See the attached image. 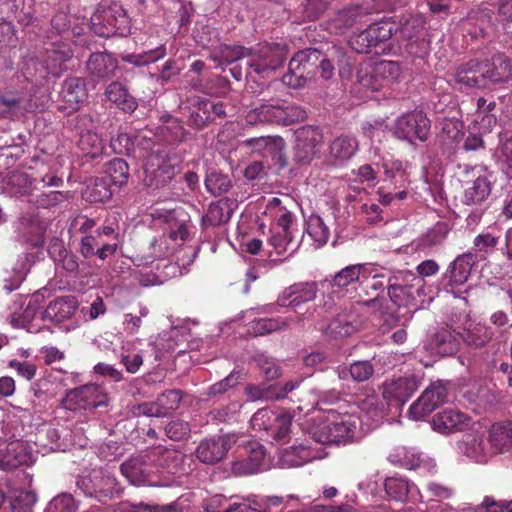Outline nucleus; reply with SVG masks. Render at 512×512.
I'll return each instance as SVG.
<instances>
[{"label":"nucleus","mask_w":512,"mask_h":512,"mask_svg":"<svg viewBox=\"0 0 512 512\" xmlns=\"http://www.w3.org/2000/svg\"><path fill=\"white\" fill-rule=\"evenodd\" d=\"M358 423L359 418L354 413L320 408L311 418L308 433L317 443L346 445L353 441Z\"/></svg>","instance_id":"nucleus-1"},{"label":"nucleus","mask_w":512,"mask_h":512,"mask_svg":"<svg viewBox=\"0 0 512 512\" xmlns=\"http://www.w3.org/2000/svg\"><path fill=\"white\" fill-rule=\"evenodd\" d=\"M69 52L51 46L39 54H29L23 58L21 73L25 81L35 86L42 85L49 75L59 77L66 70Z\"/></svg>","instance_id":"nucleus-2"},{"label":"nucleus","mask_w":512,"mask_h":512,"mask_svg":"<svg viewBox=\"0 0 512 512\" xmlns=\"http://www.w3.org/2000/svg\"><path fill=\"white\" fill-rule=\"evenodd\" d=\"M286 55L285 47L280 44H258L256 48L249 50L247 76L251 78L254 75L261 78L269 77L272 72L283 65Z\"/></svg>","instance_id":"nucleus-3"},{"label":"nucleus","mask_w":512,"mask_h":512,"mask_svg":"<svg viewBox=\"0 0 512 512\" xmlns=\"http://www.w3.org/2000/svg\"><path fill=\"white\" fill-rule=\"evenodd\" d=\"M109 395L103 386L98 384H85L70 389L60 401V406L74 413L92 411L98 407L107 406Z\"/></svg>","instance_id":"nucleus-4"},{"label":"nucleus","mask_w":512,"mask_h":512,"mask_svg":"<svg viewBox=\"0 0 512 512\" xmlns=\"http://www.w3.org/2000/svg\"><path fill=\"white\" fill-rule=\"evenodd\" d=\"M321 52L317 49L298 51L290 60L288 72L282 76V84L298 89L312 80L317 73Z\"/></svg>","instance_id":"nucleus-5"},{"label":"nucleus","mask_w":512,"mask_h":512,"mask_svg":"<svg viewBox=\"0 0 512 512\" xmlns=\"http://www.w3.org/2000/svg\"><path fill=\"white\" fill-rule=\"evenodd\" d=\"M250 422L254 431L266 434V440L285 443L289 438L292 418L288 414L262 408L253 414Z\"/></svg>","instance_id":"nucleus-6"},{"label":"nucleus","mask_w":512,"mask_h":512,"mask_svg":"<svg viewBox=\"0 0 512 512\" xmlns=\"http://www.w3.org/2000/svg\"><path fill=\"white\" fill-rule=\"evenodd\" d=\"M430 120L420 110L405 113L397 118L393 133L396 138L414 143L415 140L425 142L430 132Z\"/></svg>","instance_id":"nucleus-7"},{"label":"nucleus","mask_w":512,"mask_h":512,"mask_svg":"<svg viewBox=\"0 0 512 512\" xmlns=\"http://www.w3.org/2000/svg\"><path fill=\"white\" fill-rule=\"evenodd\" d=\"M129 17L119 5L109 6L98 15L92 17L94 32L101 37L113 35H126L129 32Z\"/></svg>","instance_id":"nucleus-8"},{"label":"nucleus","mask_w":512,"mask_h":512,"mask_svg":"<svg viewBox=\"0 0 512 512\" xmlns=\"http://www.w3.org/2000/svg\"><path fill=\"white\" fill-rule=\"evenodd\" d=\"M395 31V25L392 22L372 23L366 29L354 33L350 37L349 45L359 54L369 53L379 43L389 40Z\"/></svg>","instance_id":"nucleus-9"},{"label":"nucleus","mask_w":512,"mask_h":512,"mask_svg":"<svg viewBox=\"0 0 512 512\" xmlns=\"http://www.w3.org/2000/svg\"><path fill=\"white\" fill-rule=\"evenodd\" d=\"M157 167L155 161L144 163V179L143 183L146 187L152 189H160L167 186L177 173V157L164 155L157 159Z\"/></svg>","instance_id":"nucleus-10"},{"label":"nucleus","mask_w":512,"mask_h":512,"mask_svg":"<svg viewBox=\"0 0 512 512\" xmlns=\"http://www.w3.org/2000/svg\"><path fill=\"white\" fill-rule=\"evenodd\" d=\"M447 398V387L441 381L433 382L410 406L409 415L415 420L422 419L444 404Z\"/></svg>","instance_id":"nucleus-11"},{"label":"nucleus","mask_w":512,"mask_h":512,"mask_svg":"<svg viewBox=\"0 0 512 512\" xmlns=\"http://www.w3.org/2000/svg\"><path fill=\"white\" fill-rule=\"evenodd\" d=\"M293 160L300 165H308L316 155V147L322 142L323 135L318 127L302 126L295 132Z\"/></svg>","instance_id":"nucleus-12"},{"label":"nucleus","mask_w":512,"mask_h":512,"mask_svg":"<svg viewBox=\"0 0 512 512\" xmlns=\"http://www.w3.org/2000/svg\"><path fill=\"white\" fill-rule=\"evenodd\" d=\"M226 116L225 104L222 101L198 97L192 104L187 124L195 129H203L209 123Z\"/></svg>","instance_id":"nucleus-13"},{"label":"nucleus","mask_w":512,"mask_h":512,"mask_svg":"<svg viewBox=\"0 0 512 512\" xmlns=\"http://www.w3.org/2000/svg\"><path fill=\"white\" fill-rule=\"evenodd\" d=\"M116 143H125V153L129 156H133L137 159H143L147 162L148 151L151 152L148 158V162L159 159L164 155H167L160 146H156L155 143L147 138L145 134H137L131 138L128 134H120L116 139L112 140V146L116 149Z\"/></svg>","instance_id":"nucleus-14"},{"label":"nucleus","mask_w":512,"mask_h":512,"mask_svg":"<svg viewBox=\"0 0 512 512\" xmlns=\"http://www.w3.org/2000/svg\"><path fill=\"white\" fill-rule=\"evenodd\" d=\"M388 460L395 466L417 470L421 474L436 472V465L433 461L416 448L398 446L390 452Z\"/></svg>","instance_id":"nucleus-15"},{"label":"nucleus","mask_w":512,"mask_h":512,"mask_svg":"<svg viewBox=\"0 0 512 512\" xmlns=\"http://www.w3.org/2000/svg\"><path fill=\"white\" fill-rule=\"evenodd\" d=\"M84 492L99 501L112 499L119 495L121 488L115 477L105 474L102 470H93L88 477L81 481Z\"/></svg>","instance_id":"nucleus-16"},{"label":"nucleus","mask_w":512,"mask_h":512,"mask_svg":"<svg viewBox=\"0 0 512 512\" xmlns=\"http://www.w3.org/2000/svg\"><path fill=\"white\" fill-rule=\"evenodd\" d=\"M31 97L23 90L7 88L0 93V118L16 120L32 110Z\"/></svg>","instance_id":"nucleus-17"},{"label":"nucleus","mask_w":512,"mask_h":512,"mask_svg":"<svg viewBox=\"0 0 512 512\" xmlns=\"http://www.w3.org/2000/svg\"><path fill=\"white\" fill-rule=\"evenodd\" d=\"M419 381L415 376L400 377L383 384V398L390 406H402L416 392Z\"/></svg>","instance_id":"nucleus-18"},{"label":"nucleus","mask_w":512,"mask_h":512,"mask_svg":"<svg viewBox=\"0 0 512 512\" xmlns=\"http://www.w3.org/2000/svg\"><path fill=\"white\" fill-rule=\"evenodd\" d=\"M246 456L237 459L231 464L232 474L236 477H244L256 474L261 470L265 458V449L258 442H250L246 447Z\"/></svg>","instance_id":"nucleus-19"},{"label":"nucleus","mask_w":512,"mask_h":512,"mask_svg":"<svg viewBox=\"0 0 512 512\" xmlns=\"http://www.w3.org/2000/svg\"><path fill=\"white\" fill-rule=\"evenodd\" d=\"M59 98L64 103L61 110L76 111L87 98L86 79L83 77H67L59 92Z\"/></svg>","instance_id":"nucleus-20"},{"label":"nucleus","mask_w":512,"mask_h":512,"mask_svg":"<svg viewBox=\"0 0 512 512\" xmlns=\"http://www.w3.org/2000/svg\"><path fill=\"white\" fill-rule=\"evenodd\" d=\"M230 449V439L226 436L206 438L195 450L197 459L207 465H214L224 459Z\"/></svg>","instance_id":"nucleus-21"},{"label":"nucleus","mask_w":512,"mask_h":512,"mask_svg":"<svg viewBox=\"0 0 512 512\" xmlns=\"http://www.w3.org/2000/svg\"><path fill=\"white\" fill-rule=\"evenodd\" d=\"M32 462V454L28 445L16 440L9 442L4 448L0 449V469L14 470L20 466L29 465Z\"/></svg>","instance_id":"nucleus-22"},{"label":"nucleus","mask_w":512,"mask_h":512,"mask_svg":"<svg viewBox=\"0 0 512 512\" xmlns=\"http://www.w3.org/2000/svg\"><path fill=\"white\" fill-rule=\"evenodd\" d=\"M471 418L456 409L448 408L433 416L432 427L441 434H451L465 430L470 425Z\"/></svg>","instance_id":"nucleus-23"},{"label":"nucleus","mask_w":512,"mask_h":512,"mask_svg":"<svg viewBox=\"0 0 512 512\" xmlns=\"http://www.w3.org/2000/svg\"><path fill=\"white\" fill-rule=\"evenodd\" d=\"M46 229V222L38 214L26 213L20 218L21 237L32 248L44 245Z\"/></svg>","instance_id":"nucleus-24"},{"label":"nucleus","mask_w":512,"mask_h":512,"mask_svg":"<svg viewBox=\"0 0 512 512\" xmlns=\"http://www.w3.org/2000/svg\"><path fill=\"white\" fill-rule=\"evenodd\" d=\"M79 307L76 296H60L52 300L44 311L40 313L42 320H49L60 324L70 319Z\"/></svg>","instance_id":"nucleus-25"},{"label":"nucleus","mask_w":512,"mask_h":512,"mask_svg":"<svg viewBox=\"0 0 512 512\" xmlns=\"http://www.w3.org/2000/svg\"><path fill=\"white\" fill-rule=\"evenodd\" d=\"M236 207L237 201L229 197H223L212 202L201 218L202 228L216 227L228 223Z\"/></svg>","instance_id":"nucleus-26"},{"label":"nucleus","mask_w":512,"mask_h":512,"mask_svg":"<svg viewBox=\"0 0 512 512\" xmlns=\"http://www.w3.org/2000/svg\"><path fill=\"white\" fill-rule=\"evenodd\" d=\"M122 475L133 485H151V463L146 454L134 455L121 464Z\"/></svg>","instance_id":"nucleus-27"},{"label":"nucleus","mask_w":512,"mask_h":512,"mask_svg":"<svg viewBox=\"0 0 512 512\" xmlns=\"http://www.w3.org/2000/svg\"><path fill=\"white\" fill-rule=\"evenodd\" d=\"M317 288L313 282L295 283L286 288L278 297L277 303L282 307L296 308L316 298Z\"/></svg>","instance_id":"nucleus-28"},{"label":"nucleus","mask_w":512,"mask_h":512,"mask_svg":"<svg viewBox=\"0 0 512 512\" xmlns=\"http://www.w3.org/2000/svg\"><path fill=\"white\" fill-rule=\"evenodd\" d=\"M92 120L90 117L86 115H78L76 117V129L79 131V141L78 146L81 149V151L92 158L97 157L103 152L104 144L101 137L87 129L83 130L84 127L87 126V124H91Z\"/></svg>","instance_id":"nucleus-29"},{"label":"nucleus","mask_w":512,"mask_h":512,"mask_svg":"<svg viewBox=\"0 0 512 512\" xmlns=\"http://www.w3.org/2000/svg\"><path fill=\"white\" fill-rule=\"evenodd\" d=\"M117 250V242H106L95 234L85 235L80 241L79 251L85 259L97 257L101 261H105L108 257L116 254Z\"/></svg>","instance_id":"nucleus-30"},{"label":"nucleus","mask_w":512,"mask_h":512,"mask_svg":"<svg viewBox=\"0 0 512 512\" xmlns=\"http://www.w3.org/2000/svg\"><path fill=\"white\" fill-rule=\"evenodd\" d=\"M117 68V60L107 52L92 53L86 63L89 75L104 81L113 78Z\"/></svg>","instance_id":"nucleus-31"},{"label":"nucleus","mask_w":512,"mask_h":512,"mask_svg":"<svg viewBox=\"0 0 512 512\" xmlns=\"http://www.w3.org/2000/svg\"><path fill=\"white\" fill-rule=\"evenodd\" d=\"M455 81L467 88H481L486 86L483 63L472 59L459 65L454 74Z\"/></svg>","instance_id":"nucleus-32"},{"label":"nucleus","mask_w":512,"mask_h":512,"mask_svg":"<svg viewBox=\"0 0 512 512\" xmlns=\"http://www.w3.org/2000/svg\"><path fill=\"white\" fill-rule=\"evenodd\" d=\"M458 335L467 346L480 349L492 340L494 332L484 323L467 321Z\"/></svg>","instance_id":"nucleus-33"},{"label":"nucleus","mask_w":512,"mask_h":512,"mask_svg":"<svg viewBox=\"0 0 512 512\" xmlns=\"http://www.w3.org/2000/svg\"><path fill=\"white\" fill-rule=\"evenodd\" d=\"M477 261V256L472 252H466L456 257L449 265L444 278L448 279V285H463L469 278L471 269Z\"/></svg>","instance_id":"nucleus-34"},{"label":"nucleus","mask_w":512,"mask_h":512,"mask_svg":"<svg viewBox=\"0 0 512 512\" xmlns=\"http://www.w3.org/2000/svg\"><path fill=\"white\" fill-rule=\"evenodd\" d=\"M296 499V497L289 495L287 497L282 496H262L251 494L245 497L247 502L248 511L254 512H291L286 511L289 500Z\"/></svg>","instance_id":"nucleus-35"},{"label":"nucleus","mask_w":512,"mask_h":512,"mask_svg":"<svg viewBox=\"0 0 512 512\" xmlns=\"http://www.w3.org/2000/svg\"><path fill=\"white\" fill-rule=\"evenodd\" d=\"M473 177V180L467 182L464 190L463 203L466 205L481 204L491 193V181L487 175H476L473 169Z\"/></svg>","instance_id":"nucleus-36"},{"label":"nucleus","mask_w":512,"mask_h":512,"mask_svg":"<svg viewBox=\"0 0 512 512\" xmlns=\"http://www.w3.org/2000/svg\"><path fill=\"white\" fill-rule=\"evenodd\" d=\"M359 143L354 136L340 135L329 145V158L334 165H341L351 159L357 152Z\"/></svg>","instance_id":"nucleus-37"},{"label":"nucleus","mask_w":512,"mask_h":512,"mask_svg":"<svg viewBox=\"0 0 512 512\" xmlns=\"http://www.w3.org/2000/svg\"><path fill=\"white\" fill-rule=\"evenodd\" d=\"M482 63L486 81L505 82L512 76V63L503 53H496L493 55L491 62L485 61Z\"/></svg>","instance_id":"nucleus-38"},{"label":"nucleus","mask_w":512,"mask_h":512,"mask_svg":"<svg viewBox=\"0 0 512 512\" xmlns=\"http://www.w3.org/2000/svg\"><path fill=\"white\" fill-rule=\"evenodd\" d=\"M104 94L108 101L125 113H133L138 107L136 98L118 81L111 82L106 87Z\"/></svg>","instance_id":"nucleus-39"},{"label":"nucleus","mask_w":512,"mask_h":512,"mask_svg":"<svg viewBox=\"0 0 512 512\" xmlns=\"http://www.w3.org/2000/svg\"><path fill=\"white\" fill-rule=\"evenodd\" d=\"M489 444L494 453H502L512 448V421L494 423L489 429Z\"/></svg>","instance_id":"nucleus-40"},{"label":"nucleus","mask_w":512,"mask_h":512,"mask_svg":"<svg viewBox=\"0 0 512 512\" xmlns=\"http://www.w3.org/2000/svg\"><path fill=\"white\" fill-rule=\"evenodd\" d=\"M372 13L368 5H353L339 11L334 18V25L339 29H348L355 24L364 23L365 18Z\"/></svg>","instance_id":"nucleus-41"},{"label":"nucleus","mask_w":512,"mask_h":512,"mask_svg":"<svg viewBox=\"0 0 512 512\" xmlns=\"http://www.w3.org/2000/svg\"><path fill=\"white\" fill-rule=\"evenodd\" d=\"M360 286H362L367 296H371L370 299L363 301V304L375 311H382L386 302L385 297L380 295L385 289L383 278L379 275H374L371 278L361 280Z\"/></svg>","instance_id":"nucleus-42"},{"label":"nucleus","mask_w":512,"mask_h":512,"mask_svg":"<svg viewBox=\"0 0 512 512\" xmlns=\"http://www.w3.org/2000/svg\"><path fill=\"white\" fill-rule=\"evenodd\" d=\"M429 348L441 356L455 355L459 350V342L456 336L449 330L442 329L429 340Z\"/></svg>","instance_id":"nucleus-43"},{"label":"nucleus","mask_w":512,"mask_h":512,"mask_svg":"<svg viewBox=\"0 0 512 512\" xmlns=\"http://www.w3.org/2000/svg\"><path fill=\"white\" fill-rule=\"evenodd\" d=\"M464 454L476 462H483L485 457L493 452L483 435L466 434L463 440Z\"/></svg>","instance_id":"nucleus-44"},{"label":"nucleus","mask_w":512,"mask_h":512,"mask_svg":"<svg viewBox=\"0 0 512 512\" xmlns=\"http://www.w3.org/2000/svg\"><path fill=\"white\" fill-rule=\"evenodd\" d=\"M280 100H271L270 103L261 104L260 106L249 111L246 121L249 124L271 123L279 125Z\"/></svg>","instance_id":"nucleus-45"},{"label":"nucleus","mask_w":512,"mask_h":512,"mask_svg":"<svg viewBox=\"0 0 512 512\" xmlns=\"http://www.w3.org/2000/svg\"><path fill=\"white\" fill-rule=\"evenodd\" d=\"M315 458V451L303 443L286 448L281 454L282 463L289 467L302 466Z\"/></svg>","instance_id":"nucleus-46"},{"label":"nucleus","mask_w":512,"mask_h":512,"mask_svg":"<svg viewBox=\"0 0 512 512\" xmlns=\"http://www.w3.org/2000/svg\"><path fill=\"white\" fill-rule=\"evenodd\" d=\"M146 457L151 464L167 469L169 472H173V469L177 467L179 461V455L175 450L162 446H158L147 451Z\"/></svg>","instance_id":"nucleus-47"},{"label":"nucleus","mask_w":512,"mask_h":512,"mask_svg":"<svg viewBox=\"0 0 512 512\" xmlns=\"http://www.w3.org/2000/svg\"><path fill=\"white\" fill-rule=\"evenodd\" d=\"M78 5L79 0H62L59 3V11L51 19V26L57 33L70 29L72 18L76 16L72 8Z\"/></svg>","instance_id":"nucleus-48"},{"label":"nucleus","mask_w":512,"mask_h":512,"mask_svg":"<svg viewBox=\"0 0 512 512\" xmlns=\"http://www.w3.org/2000/svg\"><path fill=\"white\" fill-rule=\"evenodd\" d=\"M36 181L37 178H31L26 172L15 170L9 172L7 176V187L12 195L25 196L31 193Z\"/></svg>","instance_id":"nucleus-49"},{"label":"nucleus","mask_w":512,"mask_h":512,"mask_svg":"<svg viewBox=\"0 0 512 512\" xmlns=\"http://www.w3.org/2000/svg\"><path fill=\"white\" fill-rule=\"evenodd\" d=\"M288 320L283 317L259 318L250 322L248 332L254 336H263L276 331L285 330Z\"/></svg>","instance_id":"nucleus-50"},{"label":"nucleus","mask_w":512,"mask_h":512,"mask_svg":"<svg viewBox=\"0 0 512 512\" xmlns=\"http://www.w3.org/2000/svg\"><path fill=\"white\" fill-rule=\"evenodd\" d=\"M306 232L312 238L316 247L324 246L330 237L329 227L319 215L312 214L306 220Z\"/></svg>","instance_id":"nucleus-51"},{"label":"nucleus","mask_w":512,"mask_h":512,"mask_svg":"<svg viewBox=\"0 0 512 512\" xmlns=\"http://www.w3.org/2000/svg\"><path fill=\"white\" fill-rule=\"evenodd\" d=\"M106 180L117 187L125 185L129 178V166L127 162L121 158L110 160L106 168Z\"/></svg>","instance_id":"nucleus-52"},{"label":"nucleus","mask_w":512,"mask_h":512,"mask_svg":"<svg viewBox=\"0 0 512 512\" xmlns=\"http://www.w3.org/2000/svg\"><path fill=\"white\" fill-rule=\"evenodd\" d=\"M279 125L289 126L304 121L307 117L305 109L297 104L280 100Z\"/></svg>","instance_id":"nucleus-53"},{"label":"nucleus","mask_w":512,"mask_h":512,"mask_svg":"<svg viewBox=\"0 0 512 512\" xmlns=\"http://www.w3.org/2000/svg\"><path fill=\"white\" fill-rule=\"evenodd\" d=\"M59 439L60 433L56 428L50 425H43L38 428L34 442L40 447L55 451L60 448Z\"/></svg>","instance_id":"nucleus-54"},{"label":"nucleus","mask_w":512,"mask_h":512,"mask_svg":"<svg viewBox=\"0 0 512 512\" xmlns=\"http://www.w3.org/2000/svg\"><path fill=\"white\" fill-rule=\"evenodd\" d=\"M385 181H389L394 187H403L407 181V174L403 163L399 160L387 161L382 164Z\"/></svg>","instance_id":"nucleus-55"},{"label":"nucleus","mask_w":512,"mask_h":512,"mask_svg":"<svg viewBox=\"0 0 512 512\" xmlns=\"http://www.w3.org/2000/svg\"><path fill=\"white\" fill-rule=\"evenodd\" d=\"M363 269L364 266L361 264L349 265L334 275L331 285L339 288H345L356 281L360 282L361 272Z\"/></svg>","instance_id":"nucleus-56"},{"label":"nucleus","mask_w":512,"mask_h":512,"mask_svg":"<svg viewBox=\"0 0 512 512\" xmlns=\"http://www.w3.org/2000/svg\"><path fill=\"white\" fill-rule=\"evenodd\" d=\"M205 186L212 195L220 196L230 190L232 181L226 174L211 172L206 176Z\"/></svg>","instance_id":"nucleus-57"},{"label":"nucleus","mask_w":512,"mask_h":512,"mask_svg":"<svg viewBox=\"0 0 512 512\" xmlns=\"http://www.w3.org/2000/svg\"><path fill=\"white\" fill-rule=\"evenodd\" d=\"M284 150V139L280 136H271L270 139H268V145L265 152L263 153V156L271 157L275 162V165H278L279 169H282L287 166Z\"/></svg>","instance_id":"nucleus-58"},{"label":"nucleus","mask_w":512,"mask_h":512,"mask_svg":"<svg viewBox=\"0 0 512 512\" xmlns=\"http://www.w3.org/2000/svg\"><path fill=\"white\" fill-rule=\"evenodd\" d=\"M385 492L389 498L395 501L406 500L409 494V483L406 479L389 477L384 482Z\"/></svg>","instance_id":"nucleus-59"},{"label":"nucleus","mask_w":512,"mask_h":512,"mask_svg":"<svg viewBox=\"0 0 512 512\" xmlns=\"http://www.w3.org/2000/svg\"><path fill=\"white\" fill-rule=\"evenodd\" d=\"M387 288L390 300L399 307L407 306L414 300L411 286L391 283L390 279Z\"/></svg>","instance_id":"nucleus-60"},{"label":"nucleus","mask_w":512,"mask_h":512,"mask_svg":"<svg viewBox=\"0 0 512 512\" xmlns=\"http://www.w3.org/2000/svg\"><path fill=\"white\" fill-rule=\"evenodd\" d=\"M253 359L260 372L267 380L277 379L281 375V369L272 357L259 353L256 354Z\"/></svg>","instance_id":"nucleus-61"},{"label":"nucleus","mask_w":512,"mask_h":512,"mask_svg":"<svg viewBox=\"0 0 512 512\" xmlns=\"http://www.w3.org/2000/svg\"><path fill=\"white\" fill-rule=\"evenodd\" d=\"M182 400L181 391L177 389H171L164 391L156 399L157 405L163 412V416H166L170 411L176 410Z\"/></svg>","instance_id":"nucleus-62"},{"label":"nucleus","mask_w":512,"mask_h":512,"mask_svg":"<svg viewBox=\"0 0 512 512\" xmlns=\"http://www.w3.org/2000/svg\"><path fill=\"white\" fill-rule=\"evenodd\" d=\"M44 512H77V505L71 494H61L50 501Z\"/></svg>","instance_id":"nucleus-63"},{"label":"nucleus","mask_w":512,"mask_h":512,"mask_svg":"<svg viewBox=\"0 0 512 512\" xmlns=\"http://www.w3.org/2000/svg\"><path fill=\"white\" fill-rule=\"evenodd\" d=\"M461 512H512V500L494 501L490 497H486L481 506L466 508Z\"/></svg>","instance_id":"nucleus-64"}]
</instances>
